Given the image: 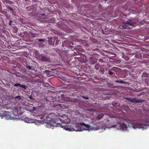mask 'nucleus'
I'll use <instances>...</instances> for the list:
<instances>
[{"mask_svg": "<svg viewBox=\"0 0 149 149\" xmlns=\"http://www.w3.org/2000/svg\"><path fill=\"white\" fill-rule=\"evenodd\" d=\"M56 119V120H57V121H61V120L59 118H57Z\"/></svg>", "mask_w": 149, "mask_h": 149, "instance_id": "f704fd0d", "label": "nucleus"}, {"mask_svg": "<svg viewBox=\"0 0 149 149\" xmlns=\"http://www.w3.org/2000/svg\"><path fill=\"white\" fill-rule=\"evenodd\" d=\"M53 125L54 127H61L62 128H63L64 129L68 131H74V128L72 127L71 125H63L61 123H55V124H53Z\"/></svg>", "mask_w": 149, "mask_h": 149, "instance_id": "f03ea898", "label": "nucleus"}, {"mask_svg": "<svg viewBox=\"0 0 149 149\" xmlns=\"http://www.w3.org/2000/svg\"><path fill=\"white\" fill-rule=\"evenodd\" d=\"M108 72L109 74L110 75H111L113 74V72H112L109 70H108Z\"/></svg>", "mask_w": 149, "mask_h": 149, "instance_id": "bb28decb", "label": "nucleus"}, {"mask_svg": "<svg viewBox=\"0 0 149 149\" xmlns=\"http://www.w3.org/2000/svg\"><path fill=\"white\" fill-rule=\"evenodd\" d=\"M107 70V67L104 65H102L100 69V72L101 73H103L105 72Z\"/></svg>", "mask_w": 149, "mask_h": 149, "instance_id": "9d476101", "label": "nucleus"}, {"mask_svg": "<svg viewBox=\"0 0 149 149\" xmlns=\"http://www.w3.org/2000/svg\"><path fill=\"white\" fill-rule=\"evenodd\" d=\"M145 81L146 82H147L148 83V82H149V79H148V78H146L145 79Z\"/></svg>", "mask_w": 149, "mask_h": 149, "instance_id": "473e14b6", "label": "nucleus"}, {"mask_svg": "<svg viewBox=\"0 0 149 149\" xmlns=\"http://www.w3.org/2000/svg\"><path fill=\"white\" fill-rule=\"evenodd\" d=\"M24 120L25 122L29 123H33L34 122L33 119L28 118H24Z\"/></svg>", "mask_w": 149, "mask_h": 149, "instance_id": "9b49d317", "label": "nucleus"}, {"mask_svg": "<svg viewBox=\"0 0 149 149\" xmlns=\"http://www.w3.org/2000/svg\"><path fill=\"white\" fill-rule=\"evenodd\" d=\"M49 45H52L53 46H54V40H53V38H51V39L49 40Z\"/></svg>", "mask_w": 149, "mask_h": 149, "instance_id": "4468645a", "label": "nucleus"}, {"mask_svg": "<svg viewBox=\"0 0 149 149\" xmlns=\"http://www.w3.org/2000/svg\"><path fill=\"white\" fill-rule=\"evenodd\" d=\"M104 116V114L103 113H101L100 114H99L97 115L96 117V118L98 120H100Z\"/></svg>", "mask_w": 149, "mask_h": 149, "instance_id": "2eb2a0df", "label": "nucleus"}, {"mask_svg": "<svg viewBox=\"0 0 149 149\" xmlns=\"http://www.w3.org/2000/svg\"><path fill=\"white\" fill-rule=\"evenodd\" d=\"M101 66H102V65H99L98 64H96L95 65V68L96 69L98 70L99 68L100 69V68L101 67Z\"/></svg>", "mask_w": 149, "mask_h": 149, "instance_id": "a211bd4d", "label": "nucleus"}, {"mask_svg": "<svg viewBox=\"0 0 149 149\" xmlns=\"http://www.w3.org/2000/svg\"><path fill=\"white\" fill-rule=\"evenodd\" d=\"M12 21H11V20L10 21H9V22L8 24L9 25H10V26L11 25V23H12Z\"/></svg>", "mask_w": 149, "mask_h": 149, "instance_id": "72a5a7b5", "label": "nucleus"}, {"mask_svg": "<svg viewBox=\"0 0 149 149\" xmlns=\"http://www.w3.org/2000/svg\"><path fill=\"white\" fill-rule=\"evenodd\" d=\"M131 125H132L131 127L134 129L139 128L144 129L146 126H149V117L144 121L140 122V123L137 122H134L129 123V124H126L121 122H117L116 124L113 125L110 127L116 128L118 130L125 131L128 130Z\"/></svg>", "mask_w": 149, "mask_h": 149, "instance_id": "f257e3e1", "label": "nucleus"}, {"mask_svg": "<svg viewBox=\"0 0 149 149\" xmlns=\"http://www.w3.org/2000/svg\"><path fill=\"white\" fill-rule=\"evenodd\" d=\"M4 2H5L7 3H9V4H12L13 2L10 1H8L7 0H5Z\"/></svg>", "mask_w": 149, "mask_h": 149, "instance_id": "5701e85b", "label": "nucleus"}, {"mask_svg": "<svg viewBox=\"0 0 149 149\" xmlns=\"http://www.w3.org/2000/svg\"><path fill=\"white\" fill-rule=\"evenodd\" d=\"M12 114L13 116H16L18 114L17 109L15 107H13L12 108Z\"/></svg>", "mask_w": 149, "mask_h": 149, "instance_id": "0eeeda50", "label": "nucleus"}, {"mask_svg": "<svg viewBox=\"0 0 149 149\" xmlns=\"http://www.w3.org/2000/svg\"><path fill=\"white\" fill-rule=\"evenodd\" d=\"M40 60L44 62H49L50 61L49 57H47L44 56H42L40 58Z\"/></svg>", "mask_w": 149, "mask_h": 149, "instance_id": "1a4fd4ad", "label": "nucleus"}, {"mask_svg": "<svg viewBox=\"0 0 149 149\" xmlns=\"http://www.w3.org/2000/svg\"><path fill=\"white\" fill-rule=\"evenodd\" d=\"M26 67L28 68V69L30 70H32V68H31V66L30 65H26Z\"/></svg>", "mask_w": 149, "mask_h": 149, "instance_id": "b1692460", "label": "nucleus"}, {"mask_svg": "<svg viewBox=\"0 0 149 149\" xmlns=\"http://www.w3.org/2000/svg\"><path fill=\"white\" fill-rule=\"evenodd\" d=\"M143 75L145 77H148V74L146 73H144Z\"/></svg>", "mask_w": 149, "mask_h": 149, "instance_id": "7c9ffc66", "label": "nucleus"}, {"mask_svg": "<svg viewBox=\"0 0 149 149\" xmlns=\"http://www.w3.org/2000/svg\"><path fill=\"white\" fill-rule=\"evenodd\" d=\"M20 87L24 89L25 90H26L27 87L25 85H21V84L20 85Z\"/></svg>", "mask_w": 149, "mask_h": 149, "instance_id": "412c9836", "label": "nucleus"}, {"mask_svg": "<svg viewBox=\"0 0 149 149\" xmlns=\"http://www.w3.org/2000/svg\"><path fill=\"white\" fill-rule=\"evenodd\" d=\"M0 116L1 118L6 120L12 119L13 117L11 116L10 113L7 111H5L3 113H0Z\"/></svg>", "mask_w": 149, "mask_h": 149, "instance_id": "20e7f679", "label": "nucleus"}, {"mask_svg": "<svg viewBox=\"0 0 149 149\" xmlns=\"http://www.w3.org/2000/svg\"><path fill=\"white\" fill-rule=\"evenodd\" d=\"M16 99H18L19 100H21V97L20 95H17L15 97Z\"/></svg>", "mask_w": 149, "mask_h": 149, "instance_id": "393cba45", "label": "nucleus"}, {"mask_svg": "<svg viewBox=\"0 0 149 149\" xmlns=\"http://www.w3.org/2000/svg\"><path fill=\"white\" fill-rule=\"evenodd\" d=\"M84 57L86 59V56H84Z\"/></svg>", "mask_w": 149, "mask_h": 149, "instance_id": "79ce46f5", "label": "nucleus"}, {"mask_svg": "<svg viewBox=\"0 0 149 149\" xmlns=\"http://www.w3.org/2000/svg\"><path fill=\"white\" fill-rule=\"evenodd\" d=\"M135 56L136 57L139 58H141L142 57L141 54L139 52L137 53L136 54Z\"/></svg>", "mask_w": 149, "mask_h": 149, "instance_id": "f3484780", "label": "nucleus"}, {"mask_svg": "<svg viewBox=\"0 0 149 149\" xmlns=\"http://www.w3.org/2000/svg\"><path fill=\"white\" fill-rule=\"evenodd\" d=\"M99 62H103L104 63V61L102 59H100L99 60Z\"/></svg>", "mask_w": 149, "mask_h": 149, "instance_id": "2f4dec72", "label": "nucleus"}, {"mask_svg": "<svg viewBox=\"0 0 149 149\" xmlns=\"http://www.w3.org/2000/svg\"><path fill=\"white\" fill-rule=\"evenodd\" d=\"M81 97L84 98V99H86L87 100H88L89 99V98L88 97H85V96H81Z\"/></svg>", "mask_w": 149, "mask_h": 149, "instance_id": "c756f323", "label": "nucleus"}, {"mask_svg": "<svg viewBox=\"0 0 149 149\" xmlns=\"http://www.w3.org/2000/svg\"><path fill=\"white\" fill-rule=\"evenodd\" d=\"M81 123H77L75 124V125L76 127L78 129L77 130V131H81V126H83V125H81Z\"/></svg>", "mask_w": 149, "mask_h": 149, "instance_id": "ddd939ff", "label": "nucleus"}, {"mask_svg": "<svg viewBox=\"0 0 149 149\" xmlns=\"http://www.w3.org/2000/svg\"><path fill=\"white\" fill-rule=\"evenodd\" d=\"M58 105H59V106H61V104H58Z\"/></svg>", "mask_w": 149, "mask_h": 149, "instance_id": "ea45409f", "label": "nucleus"}, {"mask_svg": "<svg viewBox=\"0 0 149 149\" xmlns=\"http://www.w3.org/2000/svg\"><path fill=\"white\" fill-rule=\"evenodd\" d=\"M29 98H30V99L33 100H35V99H34L33 97L31 95H30L29 97Z\"/></svg>", "mask_w": 149, "mask_h": 149, "instance_id": "cd10ccee", "label": "nucleus"}, {"mask_svg": "<svg viewBox=\"0 0 149 149\" xmlns=\"http://www.w3.org/2000/svg\"><path fill=\"white\" fill-rule=\"evenodd\" d=\"M56 120L54 122L53 120H51V118L47 116L44 119L43 121L41 122V123H46L48 124H50L51 125H52L53 126V124H54L55 123H58L56 122Z\"/></svg>", "mask_w": 149, "mask_h": 149, "instance_id": "7ed1b4c3", "label": "nucleus"}, {"mask_svg": "<svg viewBox=\"0 0 149 149\" xmlns=\"http://www.w3.org/2000/svg\"><path fill=\"white\" fill-rule=\"evenodd\" d=\"M97 59L94 57H91L89 58V62L90 64L93 65L97 62Z\"/></svg>", "mask_w": 149, "mask_h": 149, "instance_id": "423d86ee", "label": "nucleus"}, {"mask_svg": "<svg viewBox=\"0 0 149 149\" xmlns=\"http://www.w3.org/2000/svg\"><path fill=\"white\" fill-rule=\"evenodd\" d=\"M123 24H126L130 26H132L135 24L134 22L131 20H129L125 22H123Z\"/></svg>", "mask_w": 149, "mask_h": 149, "instance_id": "6e6552de", "label": "nucleus"}, {"mask_svg": "<svg viewBox=\"0 0 149 149\" xmlns=\"http://www.w3.org/2000/svg\"><path fill=\"white\" fill-rule=\"evenodd\" d=\"M45 14L44 13H42L40 14L39 17H43V19H45Z\"/></svg>", "mask_w": 149, "mask_h": 149, "instance_id": "6ab92c4d", "label": "nucleus"}, {"mask_svg": "<svg viewBox=\"0 0 149 149\" xmlns=\"http://www.w3.org/2000/svg\"><path fill=\"white\" fill-rule=\"evenodd\" d=\"M53 40H54V42H55V45H58L59 42V40H58V39L56 38H54Z\"/></svg>", "mask_w": 149, "mask_h": 149, "instance_id": "dca6fc26", "label": "nucleus"}, {"mask_svg": "<svg viewBox=\"0 0 149 149\" xmlns=\"http://www.w3.org/2000/svg\"><path fill=\"white\" fill-rule=\"evenodd\" d=\"M37 40H38L39 42H40L41 41H45V40L43 39H37Z\"/></svg>", "mask_w": 149, "mask_h": 149, "instance_id": "c85d7f7f", "label": "nucleus"}, {"mask_svg": "<svg viewBox=\"0 0 149 149\" xmlns=\"http://www.w3.org/2000/svg\"><path fill=\"white\" fill-rule=\"evenodd\" d=\"M6 7L8 9L10 7L8 5H6Z\"/></svg>", "mask_w": 149, "mask_h": 149, "instance_id": "e433bc0d", "label": "nucleus"}, {"mask_svg": "<svg viewBox=\"0 0 149 149\" xmlns=\"http://www.w3.org/2000/svg\"><path fill=\"white\" fill-rule=\"evenodd\" d=\"M81 124L83 125V127H84V130H88L91 127L89 125L86 124L84 123H81Z\"/></svg>", "mask_w": 149, "mask_h": 149, "instance_id": "f8f14e48", "label": "nucleus"}, {"mask_svg": "<svg viewBox=\"0 0 149 149\" xmlns=\"http://www.w3.org/2000/svg\"><path fill=\"white\" fill-rule=\"evenodd\" d=\"M148 38L149 39V36H148Z\"/></svg>", "mask_w": 149, "mask_h": 149, "instance_id": "a19ab883", "label": "nucleus"}, {"mask_svg": "<svg viewBox=\"0 0 149 149\" xmlns=\"http://www.w3.org/2000/svg\"><path fill=\"white\" fill-rule=\"evenodd\" d=\"M116 83H119L120 84H125V82L123 80H116L115 81Z\"/></svg>", "mask_w": 149, "mask_h": 149, "instance_id": "aec40b11", "label": "nucleus"}, {"mask_svg": "<svg viewBox=\"0 0 149 149\" xmlns=\"http://www.w3.org/2000/svg\"><path fill=\"white\" fill-rule=\"evenodd\" d=\"M124 99L132 103H140L144 102V100L143 99H138L136 98H130V97H125Z\"/></svg>", "mask_w": 149, "mask_h": 149, "instance_id": "39448f33", "label": "nucleus"}, {"mask_svg": "<svg viewBox=\"0 0 149 149\" xmlns=\"http://www.w3.org/2000/svg\"><path fill=\"white\" fill-rule=\"evenodd\" d=\"M114 68H112V69H111V70H114V69H114Z\"/></svg>", "mask_w": 149, "mask_h": 149, "instance_id": "58836bf2", "label": "nucleus"}, {"mask_svg": "<svg viewBox=\"0 0 149 149\" xmlns=\"http://www.w3.org/2000/svg\"><path fill=\"white\" fill-rule=\"evenodd\" d=\"M122 28H121V29H129L130 27L128 26H125V25H123L122 26Z\"/></svg>", "mask_w": 149, "mask_h": 149, "instance_id": "4be33fe9", "label": "nucleus"}, {"mask_svg": "<svg viewBox=\"0 0 149 149\" xmlns=\"http://www.w3.org/2000/svg\"><path fill=\"white\" fill-rule=\"evenodd\" d=\"M44 118V117H41L40 118V119H43V118Z\"/></svg>", "mask_w": 149, "mask_h": 149, "instance_id": "4c0bfd02", "label": "nucleus"}, {"mask_svg": "<svg viewBox=\"0 0 149 149\" xmlns=\"http://www.w3.org/2000/svg\"><path fill=\"white\" fill-rule=\"evenodd\" d=\"M8 9H10L11 11H12L13 10V8H12L10 7Z\"/></svg>", "mask_w": 149, "mask_h": 149, "instance_id": "c9c22d12", "label": "nucleus"}, {"mask_svg": "<svg viewBox=\"0 0 149 149\" xmlns=\"http://www.w3.org/2000/svg\"><path fill=\"white\" fill-rule=\"evenodd\" d=\"M21 85V84L20 83H16L14 84V86L16 87H17L18 86H20V85Z\"/></svg>", "mask_w": 149, "mask_h": 149, "instance_id": "a878e982", "label": "nucleus"}]
</instances>
